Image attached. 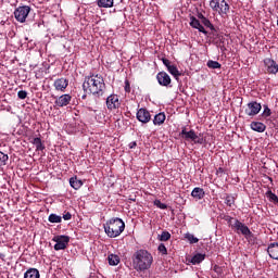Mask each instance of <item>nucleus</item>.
Returning a JSON list of instances; mask_svg holds the SVG:
<instances>
[{
    "label": "nucleus",
    "instance_id": "nucleus-38",
    "mask_svg": "<svg viewBox=\"0 0 278 278\" xmlns=\"http://www.w3.org/2000/svg\"><path fill=\"white\" fill-rule=\"evenodd\" d=\"M270 114H273V112L270 111V108H268V105H264V111H263V116H265V118H268V116H270Z\"/></svg>",
    "mask_w": 278,
    "mask_h": 278
},
{
    "label": "nucleus",
    "instance_id": "nucleus-45",
    "mask_svg": "<svg viewBox=\"0 0 278 278\" xmlns=\"http://www.w3.org/2000/svg\"><path fill=\"white\" fill-rule=\"evenodd\" d=\"M129 149H136V147H138V143L136 141H131L129 144H128Z\"/></svg>",
    "mask_w": 278,
    "mask_h": 278
},
{
    "label": "nucleus",
    "instance_id": "nucleus-26",
    "mask_svg": "<svg viewBox=\"0 0 278 278\" xmlns=\"http://www.w3.org/2000/svg\"><path fill=\"white\" fill-rule=\"evenodd\" d=\"M114 0H98V8H113Z\"/></svg>",
    "mask_w": 278,
    "mask_h": 278
},
{
    "label": "nucleus",
    "instance_id": "nucleus-35",
    "mask_svg": "<svg viewBox=\"0 0 278 278\" xmlns=\"http://www.w3.org/2000/svg\"><path fill=\"white\" fill-rule=\"evenodd\" d=\"M157 251L163 255H168V250L166 249V245L164 243H160Z\"/></svg>",
    "mask_w": 278,
    "mask_h": 278
},
{
    "label": "nucleus",
    "instance_id": "nucleus-8",
    "mask_svg": "<svg viewBox=\"0 0 278 278\" xmlns=\"http://www.w3.org/2000/svg\"><path fill=\"white\" fill-rule=\"evenodd\" d=\"M29 12H31V8L28 5L18 7L14 11V16L18 23H25V21H27V16H29Z\"/></svg>",
    "mask_w": 278,
    "mask_h": 278
},
{
    "label": "nucleus",
    "instance_id": "nucleus-32",
    "mask_svg": "<svg viewBox=\"0 0 278 278\" xmlns=\"http://www.w3.org/2000/svg\"><path fill=\"white\" fill-rule=\"evenodd\" d=\"M185 238L190 242V244H197V242H199V238L194 237L192 233H187Z\"/></svg>",
    "mask_w": 278,
    "mask_h": 278
},
{
    "label": "nucleus",
    "instance_id": "nucleus-44",
    "mask_svg": "<svg viewBox=\"0 0 278 278\" xmlns=\"http://www.w3.org/2000/svg\"><path fill=\"white\" fill-rule=\"evenodd\" d=\"M162 62H163L164 66H166L167 70H168V66H172L170 60H168V59H162Z\"/></svg>",
    "mask_w": 278,
    "mask_h": 278
},
{
    "label": "nucleus",
    "instance_id": "nucleus-39",
    "mask_svg": "<svg viewBox=\"0 0 278 278\" xmlns=\"http://www.w3.org/2000/svg\"><path fill=\"white\" fill-rule=\"evenodd\" d=\"M267 194H269V200L270 201H274V203H278L277 194L273 193V191H268Z\"/></svg>",
    "mask_w": 278,
    "mask_h": 278
},
{
    "label": "nucleus",
    "instance_id": "nucleus-28",
    "mask_svg": "<svg viewBox=\"0 0 278 278\" xmlns=\"http://www.w3.org/2000/svg\"><path fill=\"white\" fill-rule=\"evenodd\" d=\"M225 203H226V205H228V207H231V205H235L236 204V198L233 197V194H226Z\"/></svg>",
    "mask_w": 278,
    "mask_h": 278
},
{
    "label": "nucleus",
    "instance_id": "nucleus-41",
    "mask_svg": "<svg viewBox=\"0 0 278 278\" xmlns=\"http://www.w3.org/2000/svg\"><path fill=\"white\" fill-rule=\"evenodd\" d=\"M18 99H27V91L21 90L17 92Z\"/></svg>",
    "mask_w": 278,
    "mask_h": 278
},
{
    "label": "nucleus",
    "instance_id": "nucleus-14",
    "mask_svg": "<svg viewBox=\"0 0 278 278\" xmlns=\"http://www.w3.org/2000/svg\"><path fill=\"white\" fill-rule=\"evenodd\" d=\"M157 83L160 86L168 88V85L172 83L170 76L166 72H160L156 75Z\"/></svg>",
    "mask_w": 278,
    "mask_h": 278
},
{
    "label": "nucleus",
    "instance_id": "nucleus-47",
    "mask_svg": "<svg viewBox=\"0 0 278 278\" xmlns=\"http://www.w3.org/2000/svg\"><path fill=\"white\" fill-rule=\"evenodd\" d=\"M0 260H5V254H3V253H0Z\"/></svg>",
    "mask_w": 278,
    "mask_h": 278
},
{
    "label": "nucleus",
    "instance_id": "nucleus-33",
    "mask_svg": "<svg viewBox=\"0 0 278 278\" xmlns=\"http://www.w3.org/2000/svg\"><path fill=\"white\" fill-rule=\"evenodd\" d=\"M206 65L208 68H213V70L222 67V65L217 61H212V60H208Z\"/></svg>",
    "mask_w": 278,
    "mask_h": 278
},
{
    "label": "nucleus",
    "instance_id": "nucleus-43",
    "mask_svg": "<svg viewBox=\"0 0 278 278\" xmlns=\"http://www.w3.org/2000/svg\"><path fill=\"white\" fill-rule=\"evenodd\" d=\"M71 218H73V215L70 212H65L63 214V219L64 220H71Z\"/></svg>",
    "mask_w": 278,
    "mask_h": 278
},
{
    "label": "nucleus",
    "instance_id": "nucleus-2",
    "mask_svg": "<svg viewBox=\"0 0 278 278\" xmlns=\"http://www.w3.org/2000/svg\"><path fill=\"white\" fill-rule=\"evenodd\" d=\"M153 264V255L147 250H138L132 255V268L137 273L149 270Z\"/></svg>",
    "mask_w": 278,
    "mask_h": 278
},
{
    "label": "nucleus",
    "instance_id": "nucleus-46",
    "mask_svg": "<svg viewBox=\"0 0 278 278\" xmlns=\"http://www.w3.org/2000/svg\"><path fill=\"white\" fill-rule=\"evenodd\" d=\"M198 18L200 21H203L205 18V15H203V13H198Z\"/></svg>",
    "mask_w": 278,
    "mask_h": 278
},
{
    "label": "nucleus",
    "instance_id": "nucleus-17",
    "mask_svg": "<svg viewBox=\"0 0 278 278\" xmlns=\"http://www.w3.org/2000/svg\"><path fill=\"white\" fill-rule=\"evenodd\" d=\"M267 253L271 260L278 262V242L270 243L267 248Z\"/></svg>",
    "mask_w": 278,
    "mask_h": 278
},
{
    "label": "nucleus",
    "instance_id": "nucleus-34",
    "mask_svg": "<svg viewBox=\"0 0 278 278\" xmlns=\"http://www.w3.org/2000/svg\"><path fill=\"white\" fill-rule=\"evenodd\" d=\"M8 160H10V156L3 152H0V166H5L8 164Z\"/></svg>",
    "mask_w": 278,
    "mask_h": 278
},
{
    "label": "nucleus",
    "instance_id": "nucleus-1",
    "mask_svg": "<svg viewBox=\"0 0 278 278\" xmlns=\"http://www.w3.org/2000/svg\"><path fill=\"white\" fill-rule=\"evenodd\" d=\"M83 90L93 97H103L105 94V80L100 74H91L90 76L85 77L83 84Z\"/></svg>",
    "mask_w": 278,
    "mask_h": 278
},
{
    "label": "nucleus",
    "instance_id": "nucleus-21",
    "mask_svg": "<svg viewBox=\"0 0 278 278\" xmlns=\"http://www.w3.org/2000/svg\"><path fill=\"white\" fill-rule=\"evenodd\" d=\"M24 278H40V271L37 268H29L24 274Z\"/></svg>",
    "mask_w": 278,
    "mask_h": 278
},
{
    "label": "nucleus",
    "instance_id": "nucleus-25",
    "mask_svg": "<svg viewBox=\"0 0 278 278\" xmlns=\"http://www.w3.org/2000/svg\"><path fill=\"white\" fill-rule=\"evenodd\" d=\"M33 144L36 147V151H45V144L42 143V139H40V137L34 138Z\"/></svg>",
    "mask_w": 278,
    "mask_h": 278
},
{
    "label": "nucleus",
    "instance_id": "nucleus-31",
    "mask_svg": "<svg viewBox=\"0 0 278 278\" xmlns=\"http://www.w3.org/2000/svg\"><path fill=\"white\" fill-rule=\"evenodd\" d=\"M201 23H202V25H204V27H207L208 29H211V31H216L214 24H212V22H210V20L207 17L202 20Z\"/></svg>",
    "mask_w": 278,
    "mask_h": 278
},
{
    "label": "nucleus",
    "instance_id": "nucleus-11",
    "mask_svg": "<svg viewBox=\"0 0 278 278\" xmlns=\"http://www.w3.org/2000/svg\"><path fill=\"white\" fill-rule=\"evenodd\" d=\"M137 121L139 123H142L143 125H147V123H151V112L149 110L141 108L137 111Z\"/></svg>",
    "mask_w": 278,
    "mask_h": 278
},
{
    "label": "nucleus",
    "instance_id": "nucleus-19",
    "mask_svg": "<svg viewBox=\"0 0 278 278\" xmlns=\"http://www.w3.org/2000/svg\"><path fill=\"white\" fill-rule=\"evenodd\" d=\"M250 127L253 131H257L258 134H264V131H266V126L262 122H252Z\"/></svg>",
    "mask_w": 278,
    "mask_h": 278
},
{
    "label": "nucleus",
    "instance_id": "nucleus-6",
    "mask_svg": "<svg viewBox=\"0 0 278 278\" xmlns=\"http://www.w3.org/2000/svg\"><path fill=\"white\" fill-rule=\"evenodd\" d=\"M180 138L184 140H191L194 144H203V138H200L194 129L187 130L186 127L179 132Z\"/></svg>",
    "mask_w": 278,
    "mask_h": 278
},
{
    "label": "nucleus",
    "instance_id": "nucleus-4",
    "mask_svg": "<svg viewBox=\"0 0 278 278\" xmlns=\"http://www.w3.org/2000/svg\"><path fill=\"white\" fill-rule=\"evenodd\" d=\"M210 8L213 10V12L219 14V16H227L231 10V7L227 0H211Z\"/></svg>",
    "mask_w": 278,
    "mask_h": 278
},
{
    "label": "nucleus",
    "instance_id": "nucleus-37",
    "mask_svg": "<svg viewBox=\"0 0 278 278\" xmlns=\"http://www.w3.org/2000/svg\"><path fill=\"white\" fill-rule=\"evenodd\" d=\"M154 205H156V207H159L160 210H168V205L162 203V201L160 200H155Z\"/></svg>",
    "mask_w": 278,
    "mask_h": 278
},
{
    "label": "nucleus",
    "instance_id": "nucleus-13",
    "mask_svg": "<svg viewBox=\"0 0 278 278\" xmlns=\"http://www.w3.org/2000/svg\"><path fill=\"white\" fill-rule=\"evenodd\" d=\"M72 99H73V97H71V94H68V93L62 94L54 101V105L56 108H66V105H68L71 103Z\"/></svg>",
    "mask_w": 278,
    "mask_h": 278
},
{
    "label": "nucleus",
    "instance_id": "nucleus-42",
    "mask_svg": "<svg viewBox=\"0 0 278 278\" xmlns=\"http://www.w3.org/2000/svg\"><path fill=\"white\" fill-rule=\"evenodd\" d=\"M214 273H216L217 275H223V267L218 266V265H214L213 267Z\"/></svg>",
    "mask_w": 278,
    "mask_h": 278
},
{
    "label": "nucleus",
    "instance_id": "nucleus-29",
    "mask_svg": "<svg viewBox=\"0 0 278 278\" xmlns=\"http://www.w3.org/2000/svg\"><path fill=\"white\" fill-rule=\"evenodd\" d=\"M160 242H168L170 240V232L164 230L161 235H159Z\"/></svg>",
    "mask_w": 278,
    "mask_h": 278
},
{
    "label": "nucleus",
    "instance_id": "nucleus-27",
    "mask_svg": "<svg viewBox=\"0 0 278 278\" xmlns=\"http://www.w3.org/2000/svg\"><path fill=\"white\" fill-rule=\"evenodd\" d=\"M167 71L175 77V79H179V77H181V73L175 65L168 66Z\"/></svg>",
    "mask_w": 278,
    "mask_h": 278
},
{
    "label": "nucleus",
    "instance_id": "nucleus-20",
    "mask_svg": "<svg viewBox=\"0 0 278 278\" xmlns=\"http://www.w3.org/2000/svg\"><path fill=\"white\" fill-rule=\"evenodd\" d=\"M70 186H72V188H74V190H79V188H81V186H84V181L79 178H77V176H74L72 178H70Z\"/></svg>",
    "mask_w": 278,
    "mask_h": 278
},
{
    "label": "nucleus",
    "instance_id": "nucleus-5",
    "mask_svg": "<svg viewBox=\"0 0 278 278\" xmlns=\"http://www.w3.org/2000/svg\"><path fill=\"white\" fill-rule=\"evenodd\" d=\"M232 229L233 231H236V233H241L242 236H244V238L248 239L249 241L251 240V238H253V232L251 231L249 226H247L239 219H235Z\"/></svg>",
    "mask_w": 278,
    "mask_h": 278
},
{
    "label": "nucleus",
    "instance_id": "nucleus-12",
    "mask_svg": "<svg viewBox=\"0 0 278 278\" xmlns=\"http://www.w3.org/2000/svg\"><path fill=\"white\" fill-rule=\"evenodd\" d=\"M265 68L268 75H277L278 73V64L273 59H265L264 60Z\"/></svg>",
    "mask_w": 278,
    "mask_h": 278
},
{
    "label": "nucleus",
    "instance_id": "nucleus-18",
    "mask_svg": "<svg viewBox=\"0 0 278 278\" xmlns=\"http://www.w3.org/2000/svg\"><path fill=\"white\" fill-rule=\"evenodd\" d=\"M191 197H193L195 201H201V199H205V191L203 188L195 187L191 192Z\"/></svg>",
    "mask_w": 278,
    "mask_h": 278
},
{
    "label": "nucleus",
    "instance_id": "nucleus-30",
    "mask_svg": "<svg viewBox=\"0 0 278 278\" xmlns=\"http://www.w3.org/2000/svg\"><path fill=\"white\" fill-rule=\"evenodd\" d=\"M48 220L49 223H62V216L52 213L49 215Z\"/></svg>",
    "mask_w": 278,
    "mask_h": 278
},
{
    "label": "nucleus",
    "instance_id": "nucleus-9",
    "mask_svg": "<svg viewBox=\"0 0 278 278\" xmlns=\"http://www.w3.org/2000/svg\"><path fill=\"white\" fill-rule=\"evenodd\" d=\"M106 108L110 112H114V110L121 108V99L118 98V94L113 93L106 98Z\"/></svg>",
    "mask_w": 278,
    "mask_h": 278
},
{
    "label": "nucleus",
    "instance_id": "nucleus-7",
    "mask_svg": "<svg viewBox=\"0 0 278 278\" xmlns=\"http://www.w3.org/2000/svg\"><path fill=\"white\" fill-rule=\"evenodd\" d=\"M52 240L56 242L54 244V251H64L68 247V242H71V237L61 235L53 237Z\"/></svg>",
    "mask_w": 278,
    "mask_h": 278
},
{
    "label": "nucleus",
    "instance_id": "nucleus-22",
    "mask_svg": "<svg viewBox=\"0 0 278 278\" xmlns=\"http://www.w3.org/2000/svg\"><path fill=\"white\" fill-rule=\"evenodd\" d=\"M204 260H205V254L197 253L191 257L189 262L193 264V266H197V264H201V262H203Z\"/></svg>",
    "mask_w": 278,
    "mask_h": 278
},
{
    "label": "nucleus",
    "instance_id": "nucleus-40",
    "mask_svg": "<svg viewBox=\"0 0 278 278\" xmlns=\"http://www.w3.org/2000/svg\"><path fill=\"white\" fill-rule=\"evenodd\" d=\"M124 90L127 93L131 92V85H130L129 80H127V79L125 80Z\"/></svg>",
    "mask_w": 278,
    "mask_h": 278
},
{
    "label": "nucleus",
    "instance_id": "nucleus-49",
    "mask_svg": "<svg viewBox=\"0 0 278 278\" xmlns=\"http://www.w3.org/2000/svg\"><path fill=\"white\" fill-rule=\"evenodd\" d=\"M218 170H219V172H223V168H220V167H219V169H218Z\"/></svg>",
    "mask_w": 278,
    "mask_h": 278
},
{
    "label": "nucleus",
    "instance_id": "nucleus-36",
    "mask_svg": "<svg viewBox=\"0 0 278 278\" xmlns=\"http://www.w3.org/2000/svg\"><path fill=\"white\" fill-rule=\"evenodd\" d=\"M225 220L227 222V224L229 225V227H231V229H233V224L236 223V218L227 215L225 216Z\"/></svg>",
    "mask_w": 278,
    "mask_h": 278
},
{
    "label": "nucleus",
    "instance_id": "nucleus-48",
    "mask_svg": "<svg viewBox=\"0 0 278 278\" xmlns=\"http://www.w3.org/2000/svg\"><path fill=\"white\" fill-rule=\"evenodd\" d=\"M83 99H86V94L83 96Z\"/></svg>",
    "mask_w": 278,
    "mask_h": 278
},
{
    "label": "nucleus",
    "instance_id": "nucleus-15",
    "mask_svg": "<svg viewBox=\"0 0 278 278\" xmlns=\"http://www.w3.org/2000/svg\"><path fill=\"white\" fill-rule=\"evenodd\" d=\"M189 25L193 29H198V31H200L201 34H204V36H207V30H205V27L201 25V21L197 20V17L191 16Z\"/></svg>",
    "mask_w": 278,
    "mask_h": 278
},
{
    "label": "nucleus",
    "instance_id": "nucleus-3",
    "mask_svg": "<svg viewBox=\"0 0 278 278\" xmlns=\"http://www.w3.org/2000/svg\"><path fill=\"white\" fill-rule=\"evenodd\" d=\"M103 227L108 238H118V236L125 231V222H123L122 218L113 217L109 219Z\"/></svg>",
    "mask_w": 278,
    "mask_h": 278
},
{
    "label": "nucleus",
    "instance_id": "nucleus-23",
    "mask_svg": "<svg viewBox=\"0 0 278 278\" xmlns=\"http://www.w3.org/2000/svg\"><path fill=\"white\" fill-rule=\"evenodd\" d=\"M164 121H166V114L159 113L153 118V125H164Z\"/></svg>",
    "mask_w": 278,
    "mask_h": 278
},
{
    "label": "nucleus",
    "instance_id": "nucleus-10",
    "mask_svg": "<svg viewBox=\"0 0 278 278\" xmlns=\"http://www.w3.org/2000/svg\"><path fill=\"white\" fill-rule=\"evenodd\" d=\"M258 112H262V104L257 101H252L248 103V108L245 109V114L248 116H257Z\"/></svg>",
    "mask_w": 278,
    "mask_h": 278
},
{
    "label": "nucleus",
    "instance_id": "nucleus-24",
    "mask_svg": "<svg viewBox=\"0 0 278 278\" xmlns=\"http://www.w3.org/2000/svg\"><path fill=\"white\" fill-rule=\"evenodd\" d=\"M110 266H118L121 264V257L116 254H110L108 256Z\"/></svg>",
    "mask_w": 278,
    "mask_h": 278
},
{
    "label": "nucleus",
    "instance_id": "nucleus-16",
    "mask_svg": "<svg viewBox=\"0 0 278 278\" xmlns=\"http://www.w3.org/2000/svg\"><path fill=\"white\" fill-rule=\"evenodd\" d=\"M55 90H59L60 92H64L66 88H68V79L62 77L54 80L53 84Z\"/></svg>",
    "mask_w": 278,
    "mask_h": 278
}]
</instances>
